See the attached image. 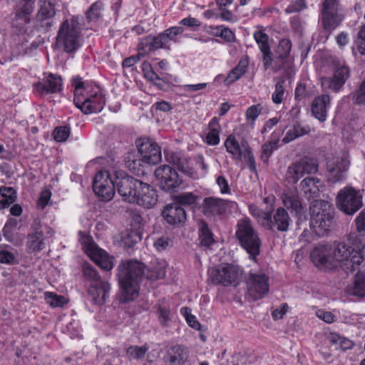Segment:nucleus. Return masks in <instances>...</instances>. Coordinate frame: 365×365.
I'll use <instances>...</instances> for the list:
<instances>
[{
	"mask_svg": "<svg viewBox=\"0 0 365 365\" xmlns=\"http://www.w3.org/2000/svg\"><path fill=\"white\" fill-rule=\"evenodd\" d=\"M166 262L155 261L150 268L145 269L138 261L122 262L118 266V282L120 286V300L128 302L136 299L139 292V282L144 275L150 280H158L165 277Z\"/></svg>",
	"mask_w": 365,
	"mask_h": 365,
	"instance_id": "f257e3e1",
	"label": "nucleus"
},
{
	"mask_svg": "<svg viewBox=\"0 0 365 365\" xmlns=\"http://www.w3.org/2000/svg\"><path fill=\"white\" fill-rule=\"evenodd\" d=\"M349 241L351 245L341 242L331 247L334 267L338 263H344L353 271L355 266L365 260V234L352 232L349 235Z\"/></svg>",
	"mask_w": 365,
	"mask_h": 365,
	"instance_id": "f03ea898",
	"label": "nucleus"
},
{
	"mask_svg": "<svg viewBox=\"0 0 365 365\" xmlns=\"http://www.w3.org/2000/svg\"><path fill=\"white\" fill-rule=\"evenodd\" d=\"M75 87L73 102L84 114L101 112L105 105V98L97 86H84L82 78L73 79Z\"/></svg>",
	"mask_w": 365,
	"mask_h": 365,
	"instance_id": "7ed1b4c3",
	"label": "nucleus"
},
{
	"mask_svg": "<svg viewBox=\"0 0 365 365\" xmlns=\"http://www.w3.org/2000/svg\"><path fill=\"white\" fill-rule=\"evenodd\" d=\"M82 40L78 18L73 16L61 24L56 38V46L66 53H71L81 47Z\"/></svg>",
	"mask_w": 365,
	"mask_h": 365,
	"instance_id": "20e7f679",
	"label": "nucleus"
},
{
	"mask_svg": "<svg viewBox=\"0 0 365 365\" xmlns=\"http://www.w3.org/2000/svg\"><path fill=\"white\" fill-rule=\"evenodd\" d=\"M310 225L319 236H324L330 232L334 212L331 204L322 200H314L309 207Z\"/></svg>",
	"mask_w": 365,
	"mask_h": 365,
	"instance_id": "39448f33",
	"label": "nucleus"
},
{
	"mask_svg": "<svg viewBox=\"0 0 365 365\" xmlns=\"http://www.w3.org/2000/svg\"><path fill=\"white\" fill-rule=\"evenodd\" d=\"M140 154L139 159H135L133 155L128 156L127 167L134 173L140 171V168L145 164L155 165L162 159L161 150L158 144L150 138H140L137 142Z\"/></svg>",
	"mask_w": 365,
	"mask_h": 365,
	"instance_id": "423d86ee",
	"label": "nucleus"
},
{
	"mask_svg": "<svg viewBox=\"0 0 365 365\" xmlns=\"http://www.w3.org/2000/svg\"><path fill=\"white\" fill-rule=\"evenodd\" d=\"M235 236L250 257L255 260L260 252L261 240L249 218L245 217L238 220Z\"/></svg>",
	"mask_w": 365,
	"mask_h": 365,
	"instance_id": "0eeeda50",
	"label": "nucleus"
},
{
	"mask_svg": "<svg viewBox=\"0 0 365 365\" xmlns=\"http://www.w3.org/2000/svg\"><path fill=\"white\" fill-rule=\"evenodd\" d=\"M333 73L330 76L320 78L321 86L324 91L330 90L337 93L343 88L349 78V69L345 62L338 58H333L331 63Z\"/></svg>",
	"mask_w": 365,
	"mask_h": 365,
	"instance_id": "6e6552de",
	"label": "nucleus"
},
{
	"mask_svg": "<svg viewBox=\"0 0 365 365\" xmlns=\"http://www.w3.org/2000/svg\"><path fill=\"white\" fill-rule=\"evenodd\" d=\"M224 145L227 152L232 155L234 160H241L242 158H244L250 170L254 173L257 172L252 149L246 140H242L239 143L235 135H230L225 140Z\"/></svg>",
	"mask_w": 365,
	"mask_h": 365,
	"instance_id": "1a4fd4ad",
	"label": "nucleus"
},
{
	"mask_svg": "<svg viewBox=\"0 0 365 365\" xmlns=\"http://www.w3.org/2000/svg\"><path fill=\"white\" fill-rule=\"evenodd\" d=\"M243 271L237 265L223 264L214 268L211 273L213 282L224 286H237L242 276Z\"/></svg>",
	"mask_w": 365,
	"mask_h": 365,
	"instance_id": "9d476101",
	"label": "nucleus"
},
{
	"mask_svg": "<svg viewBox=\"0 0 365 365\" xmlns=\"http://www.w3.org/2000/svg\"><path fill=\"white\" fill-rule=\"evenodd\" d=\"M338 208L346 215H352L362 207V197L352 187H345L336 197Z\"/></svg>",
	"mask_w": 365,
	"mask_h": 365,
	"instance_id": "9b49d317",
	"label": "nucleus"
},
{
	"mask_svg": "<svg viewBox=\"0 0 365 365\" xmlns=\"http://www.w3.org/2000/svg\"><path fill=\"white\" fill-rule=\"evenodd\" d=\"M269 277L264 272H250L247 279V296L256 301L264 297L269 290Z\"/></svg>",
	"mask_w": 365,
	"mask_h": 365,
	"instance_id": "f8f14e48",
	"label": "nucleus"
},
{
	"mask_svg": "<svg viewBox=\"0 0 365 365\" xmlns=\"http://www.w3.org/2000/svg\"><path fill=\"white\" fill-rule=\"evenodd\" d=\"M94 192L103 201L110 200L115 195V181L107 170L99 171L93 182Z\"/></svg>",
	"mask_w": 365,
	"mask_h": 365,
	"instance_id": "ddd939ff",
	"label": "nucleus"
},
{
	"mask_svg": "<svg viewBox=\"0 0 365 365\" xmlns=\"http://www.w3.org/2000/svg\"><path fill=\"white\" fill-rule=\"evenodd\" d=\"M349 163V160L346 154L329 159L327 162L328 181L336 183L345 179Z\"/></svg>",
	"mask_w": 365,
	"mask_h": 365,
	"instance_id": "4468645a",
	"label": "nucleus"
},
{
	"mask_svg": "<svg viewBox=\"0 0 365 365\" xmlns=\"http://www.w3.org/2000/svg\"><path fill=\"white\" fill-rule=\"evenodd\" d=\"M317 170V160L314 158H304L289 166L286 179L289 182L296 183L304 174L314 173Z\"/></svg>",
	"mask_w": 365,
	"mask_h": 365,
	"instance_id": "2eb2a0df",
	"label": "nucleus"
},
{
	"mask_svg": "<svg viewBox=\"0 0 365 365\" xmlns=\"http://www.w3.org/2000/svg\"><path fill=\"white\" fill-rule=\"evenodd\" d=\"M155 175L158 180L161 188L168 192L175 191L182 182L178 172L168 165L157 168Z\"/></svg>",
	"mask_w": 365,
	"mask_h": 365,
	"instance_id": "dca6fc26",
	"label": "nucleus"
},
{
	"mask_svg": "<svg viewBox=\"0 0 365 365\" xmlns=\"http://www.w3.org/2000/svg\"><path fill=\"white\" fill-rule=\"evenodd\" d=\"M39 9L36 15L35 27L41 31H48L53 26L56 14L55 5L49 0H40Z\"/></svg>",
	"mask_w": 365,
	"mask_h": 365,
	"instance_id": "f3484780",
	"label": "nucleus"
},
{
	"mask_svg": "<svg viewBox=\"0 0 365 365\" xmlns=\"http://www.w3.org/2000/svg\"><path fill=\"white\" fill-rule=\"evenodd\" d=\"M140 182L130 176H125L115 180V187L125 201L130 203L135 202L136 191L140 185Z\"/></svg>",
	"mask_w": 365,
	"mask_h": 365,
	"instance_id": "a211bd4d",
	"label": "nucleus"
},
{
	"mask_svg": "<svg viewBox=\"0 0 365 365\" xmlns=\"http://www.w3.org/2000/svg\"><path fill=\"white\" fill-rule=\"evenodd\" d=\"M310 257L314 265L320 269H332L334 268L330 245H319L315 247L311 252Z\"/></svg>",
	"mask_w": 365,
	"mask_h": 365,
	"instance_id": "6ab92c4d",
	"label": "nucleus"
},
{
	"mask_svg": "<svg viewBox=\"0 0 365 365\" xmlns=\"http://www.w3.org/2000/svg\"><path fill=\"white\" fill-rule=\"evenodd\" d=\"M62 78L53 73H44L41 81L34 84V91L40 95L56 93L61 90Z\"/></svg>",
	"mask_w": 365,
	"mask_h": 365,
	"instance_id": "aec40b11",
	"label": "nucleus"
},
{
	"mask_svg": "<svg viewBox=\"0 0 365 365\" xmlns=\"http://www.w3.org/2000/svg\"><path fill=\"white\" fill-rule=\"evenodd\" d=\"M337 2L336 0H325L323 3L322 24L324 30L328 33L326 39L328 38L331 32L334 30L339 23L336 20Z\"/></svg>",
	"mask_w": 365,
	"mask_h": 365,
	"instance_id": "412c9836",
	"label": "nucleus"
},
{
	"mask_svg": "<svg viewBox=\"0 0 365 365\" xmlns=\"http://www.w3.org/2000/svg\"><path fill=\"white\" fill-rule=\"evenodd\" d=\"M135 202V203L144 208H152L158 201L157 191L150 185L140 182L138 187Z\"/></svg>",
	"mask_w": 365,
	"mask_h": 365,
	"instance_id": "4be33fe9",
	"label": "nucleus"
},
{
	"mask_svg": "<svg viewBox=\"0 0 365 365\" xmlns=\"http://www.w3.org/2000/svg\"><path fill=\"white\" fill-rule=\"evenodd\" d=\"M84 249L91 259L101 269L109 271L113 268V263L108 255L99 248L93 242H88Z\"/></svg>",
	"mask_w": 365,
	"mask_h": 365,
	"instance_id": "5701e85b",
	"label": "nucleus"
},
{
	"mask_svg": "<svg viewBox=\"0 0 365 365\" xmlns=\"http://www.w3.org/2000/svg\"><path fill=\"white\" fill-rule=\"evenodd\" d=\"M26 247L30 252H37L45 247L43 234L39 220L34 221L27 235Z\"/></svg>",
	"mask_w": 365,
	"mask_h": 365,
	"instance_id": "b1692460",
	"label": "nucleus"
},
{
	"mask_svg": "<svg viewBox=\"0 0 365 365\" xmlns=\"http://www.w3.org/2000/svg\"><path fill=\"white\" fill-rule=\"evenodd\" d=\"M292 220L289 217L287 210L283 207H279L274 212L273 216L270 215V225L266 224L265 228L267 230H274L275 229L279 232H287L289 230Z\"/></svg>",
	"mask_w": 365,
	"mask_h": 365,
	"instance_id": "393cba45",
	"label": "nucleus"
},
{
	"mask_svg": "<svg viewBox=\"0 0 365 365\" xmlns=\"http://www.w3.org/2000/svg\"><path fill=\"white\" fill-rule=\"evenodd\" d=\"M228 201L222 198L208 197L202 203V212L206 216H215L224 213Z\"/></svg>",
	"mask_w": 365,
	"mask_h": 365,
	"instance_id": "a878e982",
	"label": "nucleus"
},
{
	"mask_svg": "<svg viewBox=\"0 0 365 365\" xmlns=\"http://www.w3.org/2000/svg\"><path fill=\"white\" fill-rule=\"evenodd\" d=\"M163 216L168 223L173 225L183 223L186 220L185 209L176 202L167 205L163 211Z\"/></svg>",
	"mask_w": 365,
	"mask_h": 365,
	"instance_id": "bb28decb",
	"label": "nucleus"
},
{
	"mask_svg": "<svg viewBox=\"0 0 365 365\" xmlns=\"http://www.w3.org/2000/svg\"><path fill=\"white\" fill-rule=\"evenodd\" d=\"M110 285L106 281L93 283L88 289V294L96 304H103L109 295Z\"/></svg>",
	"mask_w": 365,
	"mask_h": 365,
	"instance_id": "cd10ccee",
	"label": "nucleus"
},
{
	"mask_svg": "<svg viewBox=\"0 0 365 365\" xmlns=\"http://www.w3.org/2000/svg\"><path fill=\"white\" fill-rule=\"evenodd\" d=\"M330 96L328 94L320 95L313 100L312 113L321 122L327 119V108L330 106Z\"/></svg>",
	"mask_w": 365,
	"mask_h": 365,
	"instance_id": "c85d7f7f",
	"label": "nucleus"
},
{
	"mask_svg": "<svg viewBox=\"0 0 365 365\" xmlns=\"http://www.w3.org/2000/svg\"><path fill=\"white\" fill-rule=\"evenodd\" d=\"M187 358V351L181 345H175L171 347L164 357V361L170 365H181Z\"/></svg>",
	"mask_w": 365,
	"mask_h": 365,
	"instance_id": "c756f323",
	"label": "nucleus"
},
{
	"mask_svg": "<svg viewBox=\"0 0 365 365\" xmlns=\"http://www.w3.org/2000/svg\"><path fill=\"white\" fill-rule=\"evenodd\" d=\"M284 205L297 215L301 216L304 213V208L299 200L298 193L295 190H289L282 195Z\"/></svg>",
	"mask_w": 365,
	"mask_h": 365,
	"instance_id": "7c9ffc66",
	"label": "nucleus"
},
{
	"mask_svg": "<svg viewBox=\"0 0 365 365\" xmlns=\"http://www.w3.org/2000/svg\"><path fill=\"white\" fill-rule=\"evenodd\" d=\"M165 156L167 162L173 165H175L178 170L182 173H186L192 178L195 177V172L192 168L188 167L187 163L182 160L180 155L177 153L165 151Z\"/></svg>",
	"mask_w": 365,
	"mask_h": 365,
	"instance_id": "2f4dec72",
	"label": "nucleus"
},
{
	"mask_svg": "<svg viewBox=\"0 0 365 365\" xmlns=\"http://www.w3.org/2000/svg\"><path fill=\"white\" fill-rule=\"evenodd\" d=\"M14 13V16L12 19V27L16 29L19 34H25L28 31L29 24L31 23V15L21 13Z\"/></svg>",
	"mask_w": 365,
	"mask_h": 365,
	"instance_id": "473e14b6",
	"label": "nucleus"
},
{
	"mask_svg": "<svg viewBox=\"0 0 365 365\" xmlns=\"http://www.w3.org/2000/svg\"><path fill=\"white\" fill-rule=\"evenodd\" d=\"M301 187L305 194H309L310 197H317L322 182L317 178L309 177L304 178L301 182Z\"/></svg>",
	"mask_w": 365,
	"mask_h": 365,
	"instance_id": "72a5a7b5",
	"label": "nucleus"
},
{
	"mask_svg": "<svg viewBox=\"0 0 365 365\" xmlns=\"http://www.w3.org/2000/svg\"><path fill=\"white\" fill-rule=\"evenodd\" d=\"M248 64L247 58H241L238 64L228 74L225 81V83L230 84L240 79L246 73Z\"/></svg>",
	"mask_w": 365,
	"mask_h": 365,
	"instance_id": "f704fd0d",
	"label": "nucleus"
},
{
	"mask_svg": "<svg viewBox=\"0 0 365 365\" xmlns=\"http://www.w3.org/2000/svg\"><path fill=\"white\" fill-rule=\"evenodd\" d=\"M210 131L206 137V142L210 145H216L220 143V125L217 118H213L209 123Z\"/></svg>",
	"mask_w": 365,
	"mask_h": 365,
	"instance_id": "c9c22d12",
	"label": "nucleus"
},
{
	"mask_svg": "<svg viewBox=\"0 0 365 365\" xmlns=\"http://www.w3.org/2000/svg\"><path fill=\"white\" fill-rule=\"evenodd\" d=\"M12 5L14 12L31 14L34 9V0H7Z\"/></svg>",
	"mask_w": 365,
	"mask_h": 365,
	"instance_id": "e433bc0d",
	"label": "nucleus"
},
{
	"mask_svg": "<svg viewBox=\"0 0 365 365\" xmlns=\"http://www.w3.org/2000/svg\"><path fill=\"white\" fill-rule=\"evenodd\" d=\"M0 194L3 197V199L0 200V210L9 207L16 201V192L12 187H1Z\"/></svg>",
	"mask_w": 365,
	"mask_h": 365,
	"instance_id": "4c0bfd02",
	"label": "nucleus"
},
{
	"mask_svg": "<svg viewBox=\"0 0 365 365\" xmlns=\"http://www.w3.org/2000/svg\"><path fill=\"white\" fill-rule=\"evenodd\" d=\"M148 349L149 346L147 344H145L141 346L137 345H131L128 347L126 350V355L130 360H141L145 357Z\"/></svg>",
	"mask_w": 365,
	"mask_h": 365,
	"instance_id": "58836bf2",
	"label": "nucleus"
},
{
	"mask_svg": "<svg viewBox=\"0 0 365 365\" xmlns=\"http://www.w3.org/2000/svg\"><path fill=\"white\" fill-rule=\"evenodd\" d=\"M157 311L160 324L163 327H168L173 317L170 307L164 303L160 302Z\"/></svg>",
	"mask_w": 365,
	"mask_h": 365,
	"instance_id": "ea45409f",
	"label": "nucleus"
},
{
	"mask_svg": "<svg viewBox=\"0 0 365 365\" xmlns=\"http://www.w3.org/2000/svg\"><path fill=\"white\" fill-rule=\"evenodd\" d=\"M308 133V128L302 127L300 125H294L292 129L287 132L286 135L282 139V142L284 143H288Z\"/></svg>",
	"mask_w": 365,
	"mask_h": 365,
	"instance_id": "a19ab883",
	"label": "nucleus"
},
{
	"mask_svg": "<svg viewBox=\"0 0 365 365\" xmlns=\"http://www.w3.org/2000/svg\"><path fill=\"white\" fill-rule=\"evenodd\" d=\"M250 214L255 217L258 222L265 227L266 224L270 225V214L259 209L255 205L249 207Z\"/></svg>",
	"mask_w": 365,
	"mask_h": 365,
	"instance_id": "79ce46f5",
	"label": "nucleus"
},
{
	"mask_svg": "<svg viewBox=\"0 0 365 365\" xmlns=\"http://www.w3.org/2000/svg\"><path fill=\"white\" fill-rule=\"evenodd\" d=\"M103 4L98 1L91 4L86 12V17L88 21H96L101 17Z\"/></svg>",
	"mask_w": 365,
	"mask_h": 365,
	"instance_id": "37998d69",
	"label": "nucleus"
},
{
	"mask_svg": "<svg viewBox=\"0 0 365 365\" xmlns=\"http://www.w3.org/2000/svg\"><path fill=\"white\" fill-rule=\"evenodd\" d=\"M355 45L356 48H352L353 54L356 56V52H358L359 54L365 56V24L361 26L358 31Z\"/></svg>",
	"mask_w": 365,
	"mask_h": 365,
	"instance_id": "c03bdc74",
	"label": "nucleus"
},
{
	"mask_svg": "<svg viewBox=\"0 0 365 365\" xmlns=\"http://www.w3.org/2000/svg\"><path fill=\"white\" fill-rule=\"evenodd\" d=\"M352 294L358 297H365V274H356Z\"/></svg>",
	"mask_w": 365,
	"mask_h": 365,
	"instance_id": "a18cd8bd",
	"label": "nucleus"
},
{
	"mask_svg": "<svg viewBox=\"0 0 365 365\" xmlns=\"http://www.w3.org/2000/svg\"><path fill=\"white\" fill-rule=\"evenodd\" d=\"M199 239L200 245L202 246L208 247L214 242L212 234L208 228L206 223H202L200 228Z\"/></svg>",
	"mask_w": 365,
	"mask_h": 365,
	"instance_id": "49530a36",
	"label": "nucleus"
},
{
	"mask_svg": "<svg viewBox=\"0 0 365 365\" xmlns=\"http://www.w3.org/2000/svg\"><path fill=\"white\" fill-rule=\"evenodd\" d=\"M262 110V106L260 104L253 105L249 107L245 112L247 123L253 126L256 119L261 114Z\"/></svg>",
	"mask_w": 365,
	"mask_h": 365,
	"instance_id": "de8ad7c7",
	"label": "nucleus"
},
{
	"mask_svg": "<svg viewBox=\"0 0 365 365\" xmlns=\"http://www.w3.org/2000/svg\"><path fill=\"white\" fill-rule=\"evenodd\" d=\"M45 300L52 307H63L66 303V299L63 296L48 292L45 293Z\"/></svg>",
	"mask_w": 365,
	"mask_h": 365,
	"instance_id": "09e8293b",
	"label": "nucleus"
},
{
	"mask_svg": "<svg viewBox=\"0 0 365 365\" xmlns=\"http://www.w3.org/2000/svg\"><path fill=\"white\" fill-rule=\"evenodd\" d=\"M279 139L273 141H268L262 145L261 158L264 162H267L272 155V152L277 148Z\"/></svg>",
	"mask_w": 365,
	"mask_h": 365,
	"instance_id": "8fccbe9b",
	"label": "nucleus"
},
{
	"mask_svg": "<svg viewBox=\"0 0 365 365\" xmlns=\"http://www.w3.org/2000/svg\"><path fill=\"white\" fill-rule=\"evenodd\" d=\"M292 48V42L289 39L284 38L282 39L277 49V54L280 58H287L291 51Z\"/></svg>",
	"mask_w": 365,
	"mask_h": 365,
	"instance_id": "3c124183",
	"label": "nucleus"
},
{
	"mask_svg": "<svg viewBox=\"0 0 365 365\" xmlns=\"http://www.w3.org/2000/svg\"><path fill=\"white\" fill-rule=\"evenodd\" d=\"M83 273L87 279L93 281V283L102 281L96 269L88 263L83 264Z\"/></svg>",
	"mask_w": 365,
	"mask_h": 365,
	"instance_id": "603ef678",
	"label": "nucleus"
},
{
	"mask_svg": "<svg viewBox=\"0 0 365 365\" xmlns=\"http://www.w3.org/2000/svg\"><path fill=\"white\" fill-rule=\"evenodd\" d=\"M183 29L180 26H173L170 29H166L163 33H161V36L166 43H168L170 41H174L175 37L182 34L183 32Z\"/></svg>",
	"mask_w": 365,
	"mask_h": 365,
	"instance_id": "864d4df0",
	"label": "nucleus"
},
{
	"mask_svg": "<svg viewBox=\"0 0 365 365\" xmlns=\"http://www.w3.org/2000/svg\"><path fill=\"white\" fill-rule=\"evenodd\" d=\"M197 196L192 192H185L176 196V203L182 205H192L196 203Z\"/></svg>",
	"mask_w": 365,
	"mask_h": 365,
	"instance_id": "5fc2aeb1",
	"label": "nucleus"
},
{
	"mask_svg": "<svg viewBox=\"0 0 365 365\" xmlns=\"http://www.w3.org/2000/svg\"><path fill=\"white\" fill-rule=\"evenodd\" d=\"M254 38L257 42L260 51L270 48L269 45V37L262 31H257L254 33Z\"/></svg>",
	"mask_w": 365,
	"mask_h": 365,
	"instance_id": "6e6d98bb",
	"label": "nucleus"
},
{
	"mask_svg": "<svg viewBox=\"0 0 365 365\" xmlns=\"http://www.w3.org/2000/svg\"><path fill=\"white\" fill-rule=\"evenodd\" d=\"M70 128L67 126H59L53 132V138L57 142H65L70 135Z\"/></svg>",
	"mask_w": 365,
	"mask_h": 365,
	"instance_id": "4d7b16f0",
	"label": "nucleus"
},
{
	"mask_svg": "<svg viewBox=\"0 0 365 365\" xmlns=\"http://www.w3.org/2000/svg\"><path fill=\"white\" fill-rule=\"evenodd\" d=\"M284 81H278L275 85V91L272 94V101L275 104L281 103L284 96Z\"/></svg>",
	"mask_w": 365,
	"mask_h": 365,
	"instance_id": "13d9d810",
	"label": "nucleus"
},
{
	"mask_svg": "<svg viewBox=\"0 0 365 365\" xmlns=\"http://www.w3.org/2000/svg\"><path fill=\"white\" fill-rule=\"evenodd\" d=\"M138 48L139 51L143 52V55L154 51L152 36H148L142 38L138 45Z\"/></svg>",
	"mask_w": 365,
	"mask_h": 365,
	"instance_id": "bf43d9fd",
	"label": "nucleus"
},
{
	"mask_svg": "<svg viewBox=\"0 0 365 365\" xmlns=\"http://www.w3.org/2000/svg\"><path fill=\"white\" fill-rule=\"evenodd\" d=\"M306 8V3L304 0H294L286 8L285 12L287 14L299 12Z\"/></svg>",
	"mask_w": 365,
	"mask_h": 365,
	"instance_id": "052dcab7",
	"label": "nucleus"
},
{
	"mask_svg": "<svg viewBox=\"0 0 365 365\" xmlns=\"http://www.w3.org/2000/svg\"><path fill=\"white\" fill-rule=\"evenodd\" d=\"M0 262L8 264H14L16 263V255L8 250L0 251Z\"/></svg>",
	"mask_w": 365,
	"mask_h": 365,
	"instance_id": "680f3d73",
	"label": "nucleus"
},
{
	"mask_svg": "<svg viewBox=\"0 0 365 365\" xmlns=\"http://www.w3.org/2000/svg\"><path fill=\"white\" fill-rule=\"evenodd\" d=\"M18 225V220L14 218H9L6 222L4 228L3 233L6 237H10L12 236V231Z\"/></svg>",
	"mask_w": 365,
	"mask_h": 365,
	"instance_id": "e2e57ef3",
	"label": "nucleus"
},
{
	"mask_svg": "<svg viewBox=\"0 0 365 365\" xmlns=\"http://www.w3.org/2000/svg\"><path fill=\"white\" fill-rule=\"evenodd\" d=\"M356 230V234H365V209L363 210L355 220Z\"/></svg>",
	"mask_w": 365,
	"mask_h": 365,
	"instance_id": "0e129e2a",
	"label": "nucleus"
},
{
	"mask_svg": "<svg viewBox=\"0 0 365 365\" xmlns=\"http://www.w3.org/2000/svg\"><path fill=\"white\" fill-rule=\"evenodd\" d=\"M216 183L219 186L220 189V192L222 194L230 193V188L228 184V181L224 176H219L216 180Z\"/></svg>",
	"mask_w": 365,
	"mask_h": 365,
	"instance_id": "69168bd1",
	"label": "nucleus"
},
{
	"mask_svg": "<svg viewBox=\"0 0 365 365\" xmlns=\"http://www.w3.org/2000/svg\"><path fill=\"white\" fill-rule=\"evenodd\" d=\"M332 341L335 343H339L341 349L344 350L350 349L354 346V343L352 342V341L342 338L339 336H333Z\"/></svg>",
	"mask_w": 365,
	"mask_h": 365,
	"instance_id": "338daca9",
	"label": "nucleus"
},
{
	"mask_svg": "<svg viewBox=\"0 0 365 365\" xmlns=\"http://www.w3.org/2000/svg\"><path fill=\"white\" fill-rule=\"evenodd\" d=\"M51 197V192L48 190L43 191L38 200V206L41 209H44L48 205Z\"/></svg>",
	"mask_w": 365,
	"mask_h": 365,
	"instance_id": "774afa93",
	"label": "nucleus"
}]
</instances>
